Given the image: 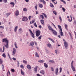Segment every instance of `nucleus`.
I'll return each mask as SVG.
<instances>
[{"label":"nucleus","mask_w":76,"mask_h":76,"mask_svg":"<svg viewBox=\"0 0 76 76\" xmlns=\"http://www.w3.org/2000/svg\"><path fill=\"white\" fill-rule=\"evenodd\" d=\"M3 42H4V45L5 47H6L7 48H8V45L9 44V41L7 40V39H4L2 40Z\"/></svg>","instance_id":"1"},{"label":"nucleus","mask_w":76,"mask_h":76,"mask_svg":"<svg viewBox=\"0 0 76 76\" xmlns=\"http://www.w3.org/2000/svg\"><path fill=\"white\" fill-rule=\"evenodd\" d=\"M58 26L61 31H60V35L61 36H63V32H62V29H61V26L58 25Z\"/></svg>","instance_id":"2"},{"label":"nucleus","mask_w":76,"mask_h":76,"mask_svg":"<svg viewBox=\"0 0 76 76\" xmlns=\"http://www.w3.org/2000/svg\"><path fill=\"white\" fill-rule=\"evenodd\" d=\"M63 41H64V46L65 48H67V47H68V43L65 41V40L64 39H63Z\"/></svg>","instance_id":"3"},{"label":"nucleus","mask_w":76,"mask_h":76,"mask_svg":"<svg viewBox=\"0 0 76 76\" xmlns=\"http://www.w3.org/2000/svg\"><path fill=\"white\" fill-rule=\"evenodd\" d=\"M36 35L37 37H38L40 35V33H41V31L39 30H37L35 31Z\"/></svg>","instance_id":"4"},{"label":"nucleus","mask_w":76,"mask_h":76,"mask_svg":"<svg viewBox=\"0 0 76 76\" xmlns=\"http://www.w3.org/2000/svg\"><path fill=\"white\" fill-rule=\"evenodd\" d=\"M29 31L30 32L32 37H33V38H35V35H34V34L32 33V31H31V29L29 30Z\"/></svg>","instance_id":"5"},{"label":"nucleus","mask_w":76,"mask_h":76,"mask_svg":"<svg viewBox=\"0 0 76 76\" xmlns=\"http://www.w3.org/2000/svg\"><path fill=\"white\" fill-rule=\"evenodd\" d=\"M16 49L15 48H13V51L12 53V55H13V56H15V53H16Z\"/></svg>","instance_id":"6"},{"label":"nucleus","mask_w":76,"mask_h":76,"mask_svg":"<svg viewBox=\"0 0 76 76\" xmlns=\"http://www.w3.org/2000/svg\"><path fill=\"white\" fill-rule=\"evenodd\" d=\"M27 20L28 18H26V17H23L22 19L23 21H24L25 22H26V21H27Z\"/></svg>","instance_id":"7"},{"label":"nucleus","mask_w":76,"mask_h":76,"mask_svg":"<svg viewBox=\"0 0 76 76\" xmlns=\"http://www.w3.org/2000/svg\"><path fill=\"white\" fill-rule=\"evenodd\" d=\"M52 31L53 32L54 35H57V33L54 31V30H53Z\"/></svg>","instance_id":"8"},{"label":"nucleus","mask_w":76,"mask_h":76,"mask_svg":"<svg viewBox=\"0 0 76 76\" xmlns=\"http://www.w3.org/2000/svg\"><path fill=\"white\" fill-rule=\"evenodd\" d=\"M48 28H49V30H50V31H53V29L50 26H48Z\"/></svg>","instance_id":"9"},{"label":"nucleus","mask_w":76,"mask_h":76,"mask_svg":"<svg viewBox=\"0 0 76 76\" xmlns=\"http://www.w3.org/2000/svg\"><path fill=\"white\" fill-rule=\"evenodd\" d=\"M37 67H38V66H36L34 67V70L35 72H37Z\"/></svg>","instance_id":"10"},{"label":"nucleus","mask_w":76,"mask_h":76,"mask_svg":"<svg viewBox=\"0 0 76 76\" xmlns=\"http://www.w3.org/2000/svg\"><path fill=\"white\" fill-rule=\"evenodd\" d=\"M40 22L42 24H43V25H44V20H40Z\"/></svg>","instance_id":"11"},{"label":"nucleus","mask_w":76,"mask_h":76,"mask_svg":"<svg viewBox=\"0 0 76 76\" xmlns=\"http://www.w3.org/2000/svg\"><path fill=\"white\" fill-rule=\"evenodd\" d=\"M27 67L28 69H29V70H30L31 69V66H30V65H27Z\"/></svg>","instance_id":"12"},{"label":"nucleus","mask_w":76,"mask_h":76,"mask_svg":"<svg viewBox=\"0 0 76 76\" xmlns=\"http://www.w3.org/2000/svg\"><path fill=\"white\" fill-rule=\"evenodd\" d=\"M35 56L36 57H39V55H38L37 52L35 53Z\"/></svg>","instance_id":"13"},{"label":"nucleus","mask_w":76,"mask_h":76,"mask_svg":"<svg viewBox=\"0 0 76 76\" xmlns=\"http://www.w3.org/2000/svg\"><path fill=\"white\" fill-rule=\"evenodd\" d=\"M19 14V11H18V10H17L15 13V15H16V16H18Z\"/></svg>","instance_id":"14"},{"label":"nucleus","mask_w":76,"mask_h":76,"mask_svg":"<svg viewBox=\"0 0 76 76\" xmlns=\"http://www.w3.org/2000/svg\"><path fill=\"white\" fill-rule=\"evenodd\" d=\"M58 68H57L56 69V75H57V73H58Z\"/></svg>","instance_id":"15"},{"label":"nucleus","mask_w":76,"mask_h":76,"mask_svg":"<svg viewBox=\"0 0 76 76\" xmlns=\"http://www.w3.org/2000/svg\"><path fill=\"white\" fill-rule=\"evenodd\" d=\"M44 66L46 68H48V65H47V64L46 63H44Z\"/></svg>","instance_id":"16"},{"label":"nucleus","mask_w":76,"mask_h":76,"mask_svg":"<svg viewBox=\"0 0 76 76\" xmlns=\"http://www.w3.org/2000/svg\"><path fill=\"white\" fill-rule=\"evenodd\" d=\"M71 67L72 69V70H73L74 72H75V71H76V69H75V68L74 66H71Z\"/></svg>","instance_id":"17"},{"label":"nucleus","mask_w":76,"mask_h":76,"mask_svg":"<svg viewBox=\"0 0 76 76\" xmlns=\"http://www.w3.org/2000/svg\"><path fill=\"white\" fill-rule=\"evenodd\" d=\"M18 26H16L15 27V29H14V31L15 32H16V31H17V29H18Z\"/></svg>","instance_id":"18"},{"label":"nucleus","mask_w":76,"mask_h":76,"mask_svg":"<svg viewBox=\"0 0 76 76\" xmlns=\"http://www.w3.org/2000/svg\"><path fill=\"white\" fill-rule=\"evenodd\" d=\"M40 73H42V75H44V74L45 72H44V70H42L40 71Z\"/></svg>","instance_id":"19"},{"label":"nucleus","mask_w":76,"mask_h":76,"mask_svg":"<svg viewBox=\"0 0 76 76\" xmlns=\"http://www.w3.org/2000/svg\"><path fill=\"white\" fill-rule=\"evenodd\" d=\"M47 46L48 47H49V48H51V45L50 44H47Z\"/></svg>","instance_id":"20"},{"label":"nucleus","mask_w":76,"mask_h":76,"mask_svg":"<svg viewBox=\"0 0 76 76\" xmlns=\"http://www.w3.org/2000/svg\"><path fill=\"white\" fill-rule=\"evenodd\" d=\"M39 7H40L41 8H42V7H43L42 5L41 4H39Z\"/></svg>","instance_id":"21"},{"label":"nucleus","mask_w":76,"mask_h":76,"mask_svg":"<svg viewBox=\"0 0 76 76\" xmlns=\"http://www.w3.org/2000/svg\"><path fill=\"white\" fill-rule=\"evenodd\" d=\"M21 73L22 75H25V73L22 71V69H21Z\"/></svg>","instance_id":"22"},{"label":"nucleus","mask_w":76,"mask_h":76,"mask_svg":"<svg viewBox=\"0 0 76 76\" xmlns=\"http://www.w3.org/2000/svg\"><path fill=\"white\" fill-rule=\"evenodd\" d=\"M34 45V43L33 42L30 43V45H31V46H33Z\"/></svg>","instance_id":"23"},{"label":"nucleus","mask_w":76,"mask_h":76,"mask_svg":"<svg viewBox=\"0 0 76 76\" xmlns=\"http://www.w3.org/2000/svg\"><path fill=\"white\" fill-rule=\"evenodd\" d=\"M42 15L45 16V17L46 18H47V15H46L45 14H44V13H42Z\"/></svg>","instance_id":"24"},{"label":"nucleus","mask_w":76,"mask_h":76,"mask_svg":"<svg viewBox=\"0 0 76 76\" xmlns=\"http://www.w3.org/2000/svg\"><path fill=\"white\" fill-rule=\"evenodd\" d=\"M15 46L16 48H18V47H17V43H16V42L15 43Z\"/></svg>","instance_id":"25"},{"label":"nucleus","mask_w":76,"mask_h":76,"mask_svg":"<svg viewBox=\"0 0 76 76\" xmlns=\"http://www.w3.org/2000/svg\"><path fill=\"white\" fill-rule=\"evenodd\" d=\"M44 60H40L38 61V62H39V63H42L44 62Z\"/></svg>","instance_id":"26"},{"label":"nucleus","mask_w":76,"mask_h":76,"mask_svg":"<svg viewBox=\"0 0 76 76\" xmlns=\"http://www.w3.org/2000/svg\"><path fill=\"white\" fill-rule=\"evenodd\" d=\"M23 11H24V12H25V11H27L28 10H27V9H26V8H24L23 9Z\"/></svg>","instance_id":"27"},{"label":"nucleus","mask_w":76,"mask_h":76,"mask_svg":"<svg viewBox=\"0 0 76 76\" xmlns=\"http://www.w3.org/2000/svg\"><path fill=\"white\" fill-rule=\"evenodd\" d=\"M49 62H50V63H54V61L53 60H52L49 61Z\"/></svg>","instance_id":"28"},{"label":"nucleus","mask_w":76,"mask_h":76,"mask_svg":"<svg viewBox=\"0 0 76 76\" xmlns=\"http://www.w3.org/2000/svg\"><path fill=\"white\" fill-rule=\"evenodd\" d=\"M20 67L21 69H24V66L23 65H21Z\"/></svg>","instance_id":"29"},{"label":"nucleus","mask_w":76,"mask_h":76,"mask_svg":"<svg viewBox=\"0 0 76 76\" xmlns=\"http://www.w3.org/2000/svg\"><path fill=\"white\" fill-rule=\"evenodd\" d=\"M2 56L3 57H4V58H5V57H6V55L5 54V53H3Z\"/></svg>","instance_id":"30"},{"label":"nucleus","mask_w":76,"mask_h":76,"mask_svg":"<svg viewBox=\"0 0 76 76\" xmlns=\"http://www.w3.org/2000/svg\"><path fill=\"white\" fill-rule=\"evenodd\" d=\"M10 4H12V5H13V6H15V4L13 2H11L10 3Z\"/></svg>","instance_id":"31"},{"label":"nucleus","mask_w":76,"mask_h":76,"mask_svg":"<svg viewBox=\"0 0 76 76\" xmlns=\"http://www.w3.org/2000/svg\"><path fill=\"white\" fill-rule=\"evenodd\" d=\"M41 37H42V35L40 36L39 37H38V39H41Z\"/></svg>","instance_id":"32"},{"label":"nucleus","mask_w":76,"mask_h":76,"mask_svg":"<svg viewBox=\"0 0 76 76\" xmlns=\"http://www.w3.org/2000/svg\"><path fill=\"white\" fill-rule=\"evenodd\" d=\"M53 13L55 15H57V12L54 11H53Z\"/></svg>","instance_id":"33"},{"label":"nucleus","mask_w":76,"mask_h":76,"mask_svg":"<svg viewBox=\"0 0 76 76\" xmlns=\"http://www.w3.org/2000/svg\"><path fill=\"white\" fill-rule=\"evenodd\" d=\"M10 15V13H7L6 14L7 16V17H8V16H9V15Z\"/></svg>","instance_id":"34"},{"label":"nucleus","mask_w":76,"mask_h":76,"mask_svg":"<svg viewBox=\"0 0 76 76\" xmlns=\"http://www.w3.org/2000/svg\"><path fill=\"white\" fill-rule=\"evenodd\" d=\"M50 6L51 7H54V5L52 3H50Z\"/></svg>","instance_id":"35"},{"label":"nucleus","mask_w":76,"mask_h":76,"mask_svg":"<svg viewBox=\"0 0 76 76\" xmlns=\"http://www.w3.org/2000/svg\"><path fill=\"white\" fill-rule=\"evenodd\" d=\"M18 31L19 32H20L21 31L22 32V28H20V29H19Z\"/></svg>","instance_id":"36"},{"label":"nucleus","mask_w":76,"mask_h":76,"mask_svg":"<svg viewBox=\"0 0 76 76\" xmlns=\"http://www.w3.org/2000/svg\"><path fill=\"white\" fill-rule=\"evenodd\" d=\"M40 17L42 19H44V16L42 15H40Z\"/></svg>","instance_id":"37"},{"label":"nucleus","mask_w":76,"mask_h":76,"mask_svg":"<svg viewBox=\"0 0 76 76\" xmlns=\"http://www.w3.org/2000/svg\"><path fill=\"white\" fill-rule=\"evenodd\" d=\"M0 28L1 29L2 28V29H4V27L2 26H0Z\"/></svg>","instance_id":"38"},{"label":"nucleus","mask_w":76,"mask_h":76,"mask_svg":"<svg viewBox=\"0 0 76 76\" xmlns=\"http://www.w3.org/2000/svg\"><path fill=\"white\" fill-rule=\"evenodd\" d=\"M34 26H35V27H37V24L36 23H34Z\"/></svg>","instance_id":"39"},{"label":"nucleus","mask_w":76,"mask_h":76,"mask_svg":"<svg viewBox=\"0 0 76 76\" xmlns=\"http://www.w3.org/2000/svg\"><path fill=\"white\" fill-rule=\"evenodd\" d=\"M59 19H60V20H61V21L62 20L61 19V17H59Z\"/></svg>","instance_id":"40"},{"label":"nucleus","mask_w":76,"mask_h":76,"mask_svg":"<svg viewBox=\"0 0 76 76\" xmlns=\"http://www.w3.org/2000/svg\"><path fill=\"white\" fill-rule=\"evenodd\" d=\"M62 9L63 12H65V10H66V9H64V8L63 7H62Z\"/></svg>","instance_id":"41"},{"label":"nucleus","mask_w":76,"mask_h":76,"mask_svg":"<svg viewBox=\"0 0 76 76\" xmlns=\"http://www.w3.org/2000/svg\"><path fill=\"white\" fill-rule=\"evenodd\" d=\"M23 63H25V64H26V63H27V61H26L24 60L23 61Z\"/></svg>","instance_id":"42"},{"label":"nucleus","mask_w":76,"mask_h":76,"mask_svg":"<svg viewBox=\"0 0 76 76\" xmlns=\"http://www.w3.org/2000/svg\"><path fill=\"white\" fill-rule=\"evenodd\" d=\"M68 21L69 22H71L72 21V19H71V20H70L69 19H68Z\"/></svg>","instance_id":"43"},{"label":"nucleus","mask_w":76,"mask_h":76,"mask_svg":"<svg viewBox=\"0 0 76 76\" xmlns=\"http://www.w3.org/2000/svg\"><path fill=\"white\" fill-rule=\"evenodd\" d=\"M51 69L52 71H54V68H53V67H51Z\"/></svg>","instance_id":"44"},{"label":"nucleus","mask_w":76,"mask_h":76,"mask_svg":"<svg viewBox=\"0 0 76 76\" xmlns=\"http://www.w3.org/2000/svg\"><path fill=\"white\" fill-rule=\"evenodd\" d=\"M61 70H62V68L61 67L60 68V73H61Z\"/></svg>","instance_id":"45"},{"label":"nucleus","mask_w":76,"mask_h":76,"mask_svg":"<svg viewBox=\"0 0 76 76\" xmlns=\"http://www.w3.org/2000/svg\"><path fill=\"white\" fill-rule=\"evenodd\" d=\"M65 27L66 29H67V25L66 24H65Z\"/></svg>","instance_id":"46"},{"label":"nucleus","mask_w":76,"mask_h":76,"mask_svg":"<svg viewBox=\"0 0 76 76\" xmlns=\"http://www.w3.org/2000/svg\"><path fill=\"white\" fill-rule=\"evenodd\" d=\"M58 52V50H55V53H56V54H57V52Z\"/></svg>","instance_id":"47"},{"label":"nucleus","mask_w":76,"mask_h":76,"mask_svg":"<svg viewBox=\"0 0 76 76\" xmlns=\"http://www.w3.org/2000/svg\"><path fill=\"white\" fill-rule=\"evenodd\" d=\"M11 71L12 72H15V69H11Z\"/></svg>","instance_id":"48"},{"label":"nucleus","mask_w":76,"mask_h":76,"mask_svg":"<svg viewBox=\"0 0 76 76\" xmlns=\"http://www.w3.org/2000/svg\"><path fill=\"white\" fill-rule=\"evenodd\" d=\"M4 49H5L4 46H3V50L2 51V53H3L4 52Z\"/></svg>","instance_id":"49"},{"label":"nucleus","mask_w":76,"mask_h":76,"mask_svg":"<svg viewBox=\"0 0 76 76\" xmlns=\"http://www.w3.org/2000/svg\"><path fill=\"white\" fill-rule=\"evenodd\" d=\"M12 59H13V60H14V61H16V59L15 58H13Z\"/></svg>","instance_id":"50"},{"label":"nucleus","mask_w":76,"mask_h":76,"mask_svg":"<svg viewBox=\"0 0 76 76\" xmlns=\"http://www.w3.org/2000/svg\"><path fill=\"white\" fill-rule=\"evenodd\" d=\"M2 62L3 61L1 60V59H0V63H1V64H2Z\"/></svg>","instance_id":"51"},{"label":"nucleus","mask_w":76,"mask_h":76,"mask_svg":"<svg viewBox=\"0 0 76 76\" xmlns=\"http://www.w3.org/2000/svg\"><path fill=\"white\" fill-rule=\"evenodd\" d=\"M8 55L9 56V58H10V60H12V58H10V55H9V54L8 53Z\"/></svg>","instance_id":"52"},{"label":"nucleus","mask_w":76,"mask_h":76,"mask_svg":"<svg viewBox=\"0 0 76 76\" xmlns=\"http://www.w3.org/2000/svg\"><path fill=\"white\" fill-rule=\"evenodd\" d=\"M4 1L5 3H7V0H4Z\"/></svg>","instance_id":"53"},{"label":"nucleus","mask_w":76,"mask_h":76,"mask_svg":"<svg viewBox=\"0 0 76 76\" xmlns=\"http://www.w3.org/2000/svg\"><path fill=\"white\" fill-rule=\"evenodd\" d=\"M73 61H72L71 63V66H73Z\"/></svg>","instance_id":"54"},{"label":"nucleus","mask_w":76,"mask_h":76,"mask_svg":"<svg viewBox=\"0 0 76 76\" xmlns=\"http://www.w3.org/2000/svg\"><path fill=\"white\" fill-rule=\"evenodd\" d=\"M31 16H29V17H28V19L29 20H31Z\"/></svg>","instance_id":"55"},{"label":"nucleus","mask_w":76,"mask_h":76,"mask_svg":"<svg viewBox=\"0 0 76 76\" xmlns=\"http://www.w3.org/2000/svg\"><path fill=\"white\" fill-rule=\"evenodd\" d=\"M39 28H40V29H41L42 28V27L40 25L39 26Z\"/></svg>","instance_id":"56"},{"label":"nucleus","mask_w":76,"mask_h":76,"mask_svg":"<svg viewBox=\"0 0 76 76\" xmlns=\"http://www.w3.org/2000/svg\"><path fill=\"white\" fill-rule=\"evenodd\" d=\"M35 9H36V10H37V5H36L35 7Z\"/></svg>","instance_id":"57"},{"label":"nucleus","mask_w":76,"mask_h":76,"mask_svg":"<svg viewBox=\"0 0 76 76\" xmlns=\"http://www.w3.org/2000/svg\"><path fill=\"white\" fill-rule=\"evenodd\" d=\"M48 39H49V40H50V41H51V40L52 39H51V38L50 37L48 38Z\"/></svg>","instance_id":"58"},{"label":"nucleus","mask_w":76,"mask_h":76,"mask_svg":"<svg viewBox=\"0 0 76 76\" xmlns=\"http://www.w3.org/2000/svg\"><path fill=\"white\" fill-rule=\"evenodd\" d=\"M18 67H19V62H18Z\"/></svg>","instance_id":"59"},{"label":"nucleus","mask_w":76,"mask_h":76,"mask_svg":"<svg viewBox=\"0 0 76 76\" xmlns=\"http://www.w3.org/2000/svg\"><path fill=\"white\" fill-rule=\"evenodd\" d=\"M1 37H2L4 36V35L3 34H0Z\"/></svg>","instance_id":"60"},{"label":"nucleus","mask_w":76,"mask_h":76,"mask_svg":"<svg viewBox=\"0 0 76 76\" xmlns=\"http://www.w3.org/2000/svg\"><path fill=\"white\" fill-rule=\"evenodd\" d=\"M25 0L27 3H28V2L29 1V0Z\"/></svg>","instance_id":"61"},{"label":"nucleus","mask_w":76,"mask_h":76,"mask_svg":"<svg viewBox=\"0 0 76 76\" xmlns=\"http://www.w3.org/2000/svg\"><path fill=\"white\" fill-rule=\"evenodd\" d=\"M43 4H45V1H43Z\"/></svg>","instance_id":"62"},{"label":"nucleus","mask_w":76,"mask_h":76,"mask_svg":"<svg viewBox=\"0 0 76 76\" xmlns=\"http://www.w3.org/2000/svg\"><path fill=\"white\" fill-rule=\"evenodd\" d=\"M51 41H52V42H53V43L54 42V40H53V39H52Z\"/></svg>","instance_id":"63"},{"label":"nucleus","mask_w":76,"mask_h":76,"mask_svg":"<svg viewBox=\"0 0 76 76\" xmlns=\"http://www.w3.org/2000/svg\"><path fill=\"white\" fill-rule=\"evenodd\" d=\"M74 8H76V5H75L74 6Z\"/></svg>","instance_id":"64"}]
</instances>
